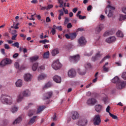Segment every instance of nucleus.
<instances>
[{"mask_svg":"<svg viewBox=\"0 0 126 126\" xmlns=\"http://www.w3.org/2000/svg\"><path fill=\"white\" fill-rule=\"evenodd\" d=\"M76 36H77V35H76V32L70 33V36L71 40H74V39H75V38H76Z\"/></svg>","mask_w":126,"mask_h":126,"instance_id":"7c9ffc66","label":"nucleus"},{"mask_svg":"<svg viewBox=\"0 0 126 126\" xmlns=\"http://www.w3.org/2000/svg\"><path fill=\"white\" fill-rule=\"evenodd\" d=\"M110 59V55H107L104 57L100 62V63H102L103 62H105L107 59Z\"/></svg>","mask_w":126,"mask_h":126,"instance_id":"72a5a7b5","label":"nucleus"},{"mask_svg":"<svg viewBox=\"0 0 126 126\" xmlns=\"http://www.w3.org/2000/svg\"><path fill=\"white\" fill-rule=\"evenodd\" d=\"M122 78L125 80H126V72H124L122 76Z\"/></svg>","mask_w":126,"mask_h":126,"instance_id":"864d4df0","label":"nucleus"},{"mask_svg":"<svg viewBox=\"0 0 126 126\" xmlns=\"http://www.w3.org/2000/svg\"><path fill=\"white\" fill-rule=\"evenodd\" d=\"M53 80L56 82V83H61V82H62V78L58 75H55L53 77Z\"/></svg>","mask_w":126,"mask_h":126,"instance_id":"dca6fc26","label":"nucleus"},{"mask_svg":"<svg viewBox=\"0 0 126 126\" xmlns=\"http://www.w3.org/2000/svg\"><path fill=\"white\" fill-rule=\"evenodd\" d=\"M53 5L50 4L48 5V6L46 7V10H48V9H51L53 7Z\"/></svg>","mask_w":126,"mask_h":126,"instance_id":"69168bd1","label":"nucleus"},{"mask_svg":"<svg viewBox=\"0 0 126 126\" xmlns=\"http://www.w3.org/2000/svg\"><path fill=\"white\" fill-rule=\"evenodd\" d=\"M19 56V54L18 53H15L13 55V59H17V57Z\"/></svg>","mask_w":126,"mask_h":126,"instance_id":"13d9d810","label":"nucleus"},{"mask_svg":"<svg viewBox=\"0 0 126 126\" xmlns=\"http://www.w3.org/2000/svg\"><path fill=\"white\" fill-rule=\"evenodd\" d=\"M108 64H109V63L107 62L103 66V70L105 71V72H108L109 71V68L107 67V65H108Z\"/></svg>","mask_w":126,"mask_h":126,"instance_id":"cd10ccee","label":"nucleus"},{"mask_svg":"<svg viewBox=\"0 0 126 126\" xmlns=\"http://www.w3.org/2000/svg\"><path fill=\"white\" fill-rule=\"evenodd\" d=\"M84 55L85 56H87V57H90V56L93 55V51H91L90 53H86Z\"/></svg>","mask_w":126,"mask_h":126,"instance_id":"603ef678","label":"nucleus"},{"mask_svg":"<svg viewBox=\"0 0 126 126\" xmlns=\"http://www.w3.org/2000/svg\"><path fill=\"white\" fill-rule=\"evenodd\" d=\"M94 108L96 112H97V113H100V111H102V105L100 104L96 105L94 106Z\"/></svg>","mask_w":126,"mask_h":126,"instance_id":"aec40b11","label":"nucleus"},{"mask_svg":"<svg viewBox=\"0 0 126 126\" xmlns=\"http://www.w3.org/2000/svg\"><path fill=\"white\" fill-rule=\"evenodd\" d=\"M47 77V75L46 74H40L38 77V80H43V79H45Z\"/></svg>","mask_w":126,"mask_h":126,"instance_id":"412c9836","label":"nucleus"},{"mask_svg":"<svg viewBox=\"0 0 126 126\" xmlns=\"http://www.w3.org/2000/svg\"><path fill=\"white\" fill-rule=\"evenodd\" d=\"M22 93H23V94H24V96L25 97H28L29 96H30V95H31V92H30V91H29V90H25L23 91Z\"/></svg>","mask_w":126,"mask_h":126,"instance_id":"6ab92c4d","label":"nucleus"},{"mask_svg":"<svg viewBox=\"0 0 126 126\" xmlns=\"http://www.w3.org/2000/svg\"><path fill=\"white\" fill-rule=\"evenodd\" d=\"M31 106H33V103H29L28 106H26L25 107V109L26 110H28V109H29V107H31Z\"/></svg>","mask_w":126,"mask_h":126,"instance_id":"4d7b16f0","label":"nucleus"},{"mask_svg":"<svg viewBox=\"0 0 126 126\" xmlns=\"http://www.w3.org/2000/svg\"><path fill=\"white\" fill-rule=\"evenodd\" d=\"M50 55V52L47 51L45 52L43 54V59H49V56Z\"/></svg>","mask_w":126,"mask_h":126,"instance_id":"e433bc0d","label":"nucleus"},{"mask_svg":"<svg viewBox=\"0 0 126 126\" xmlns=\"http://www.w3.org/2000/svg\"><path fill=\"white\" fill-rule=\"evenodd\" d=\"M52 96H53V92L50 91L47 93H45L43 94V100H49L50 98H52Z\"/></svg>","mask_w":126,"mask_h":126,"instance_id":"0eeeda50","label":"nucleus"},{"mask_svg":"<svg viewBox=\"0 0 126 126\" xmlns=\"http://www.w3.org/2000/svg\"><path fill=\"white\" fill-rule=\"evenodd\" d=\"M96 103H97V100L94 98H90L87 101V104L89 106H94Z\"/></svg>","mask_w":126,"mask_h":126,"instance_id":"6e6552de","label":"nucleus"},{"mask_svg":"<svg viewBox=\"0 0 126 126\" xmlns=\"http://www.w3.org/2000/svg\"><path fill=\"white\" fill-rule=\"evenodd\" d=\"M52 87V84L51 83L48 82L44 86L43 88H49V87Z\"/></svg>","mask_w":126,"mask_h":126,"instance_id":"a19ab883","label":"nucleus"},{"mask_svg":"<svg viewBox=\"0 0 126 126\" xmlns=\"http://www.w3.org/2000/svg\"><path fill=\"white\" fill-rule=\"evenodd\" d=\"M11 63H12L11 60L8 58H5L0 63V66L2 67L5 66L6 64H10Z\"/></svg>","mask_w":126,"mask_h":126,"instance_id":"20e7f679","label":"nucleus"},{"mask_svg":"<svg viewBox=\"0 0 126 126\" xmlns=\"http://www.w3.org/2000/svg\"><path fill=\"white\" fill-rule=\"evenodd\" d=\"M12 46H13V47H16V48H19V43L15 42L12 44Z\"/></svg>","mask_w":126,"mask_h":126,"instance_id":"de8ad7c7","label":"nucleus"},{"mask_svg":"<svg viewBox=\"0 0 126 126\" xmlns=\"http://www.w3.org/2000/svg\"><path fill=\"white\" fill-rule=\"evenodd\" d=\"M36 118H37V116H34L32 118L29 122V124L30 125H33V124L35 123V120H36Z\"/></svg>","mask_w":126,"mask_h":126,"instance_id":"c9c22d12","label":"nucleus"},{"mask_svg":"<svg viewBox=\"0 0 126 126\" xmlns=\"http://www.w3.org/2000/svg\"><path fill=\"white\" fill-rule=\"evenodd\" d=\"M17 31H16V30H14L11 31V33L12 35H16V33H17Z\"/></svg>","mask_w":126,"mask_h":126,"instance_id":"680f3d73","label":"nucleus"},{"mask_svg":"<svg viewBox=\"0 0 126 126\" xmlns=\"http://www.w3.org/2000/svg\"><path fill=\"white\" fill-rule=\"evenodd\" d=\"M38 59L39 56H35L30 58V60H31V62H32V63H33V62H36V61L38 60Z\"/></svg>","mask_w":126,"mask_h":126,"instance_id":"bb28decb","label":"nucleus"},{"mask_svg":"<svg viewBox=\"0 0 126 126\" xmlns=\"http://www.w3.org/2000/svg\"><path fill=\"white\" fill-rule=\"evenodd\" d=\"M15 84L17 87H21L23 84V82H22V80L19 79L17 81Z\"/></svg>","mask_w":126,"mask_h":126,"instance_id":"4be33fe9","label":"nucleus"},{"mask_svg":"<svg viewBox=\"0 0 126 126\" xmlns=\"http://www.w3.org/2000/svg\"><path fill=\"white\" fill-rule=\"evenodd\" d=\"M104 28H105L104 25L100 24L99 25H97L96 28H94V32L96 34H100V32L103 30Z\"/></svg>","mask_w":126,"mask_h":126,"instance_id":"423d86ee","label":"nucleus"},{"mask_svg":"<svg viewBox=\"0 0 126 126\" xmlns=\"http://www.w3.org/2000/svg\"><path fill=\"white\" fill-rule=\"evenodd\" d=\"M0 101L4 105H11L13 103L12 97L6 94L1 95Z\"/></svg>","mask_w":126,"mask_h":126,"instance_id":"f257e3e1","label":"nucleus"},{"mask_svg":"<svg viewBox=\"0 0 126 126\" xmlns=\"http://www.w3.org/2000/svg\"><path fill=\"white\" fill-rule=\"evenodd\" d=\"M44 106H40L39 108L37 109V111H36V114H39V113H41L43 110H44Z\"/></svg>","mask_w":126,"mask_h":126,"instance_id":"4c0bfd02","label":"nucleus"},{"mask_svg":"<svg viewBox=\"0 0 126 126\" xmlns=\"http://www.w3.org/2000/svg\"><path fill=\"white\" fill-rule=\"evenodd\" d=\"M60 53L59 51V49L56 48L52 51L51 54L53 57H55L56 55H58Z\"/></svg>","mask_w":126,"mask_h":126,"instance_id":"393cba45","label":"nucleus"},{"mask_svg":"<svg viewBox=\"0 0 126 126\" xmlns=\"http://www.w3.org/2000/svg\"><path fill=\"white\" fill-rule=\"evenodd\" d=\"M87 119H81L78 121V125L79 126H84L87 124Z\"/></svg>","mask_w":126,"mask_h":126,"instance_id":"4468645a","label":"nucleus"},{"mask_svg":"<svg viewBox=\"0 0 126 126\" xmlns=\"http://www.w3.org/2000/svg\"><path fill=\"white\" fill-rule=\"evenodd\" d=\"M24 97L25 96L22 93H21L18 96V98L17 99V103H20V102H21V101L23 100Z\"/></svg>","mask_w":126,"mask_h":126,"instance_id":"a211bd4d","label":"nucleus"},{"mask_svg":"<svg viewBox=\"0 0 126 126\" xmlns=\"http://www.w3.org/2000/svg\"><path fill=\"white\" fill-rule=\"evenodd\" d=\"M35 112H36V111H35V110H31L29 112V114H28L29 117H32L33 116V115H34V114H35Z\"/></svg>","mask_w":126,"mask_h":126,"instance_id":"ea45409f","label":"nucleus"},{"mask_svg":"<svg viewBox=\"0 0 126 126\" xmlns=\"http://www.w3.org/2000/svg\"><path fill=\"white\" fill-rule=\"evenodd\" d=\"M79 114L76 111H74L71 113V118L73 120H77L78 119Z\"/></svg>","mask_w":126,"mask_h":126,"instance_id":"f3484780","label":"nucleus"},{"mask_svg":"<svg viewBox=\"0 0 126 126\" xmlns=\"http://www.w3.org/2000/svg\"><path fill=\"white\" fill-rule=\"evenodd\" d=\"M0 52L3 55V56H5L6 54H5V50L4 49H1L0 50Z\"/></svg>","mask_w":126,"mask_h":126,"instance_id":"5fc2aeb1","label":"nucleus"},{"mask_svg":"<svg viewBox=\"0 0 126 126\" xmlns=\"http://www.w3.org/2000/svg\"><path fill=\"white\" fill-rule=\"evenodd\" d=\"M18 111V107L16 106H13L11 109V112L13 114L16 113Z\"/></svg>","mask_w":126,"mask_h":126,"instance_id":"473e14b6","label":"nucleus"},{"mask_svg":"<svg viewBox=\"0 0 126 126\" xmlns=\"http://www.w3.org/2000/svg\"><path fill=\"white\" fill-rule=\"evenodd\" d=\"M4 48L6 50H9V49H10V47L9 46V45L7 44H5L4 45Z\"/></svg>","mask_w":126,"mask_h":126,"instance_id":"8fccbe9b","label":"nucleus"},{"mask_svg":"<svg viewBox=\"0 0 126 126\" xmlns=\"http://www.w3.org/2000/svg\"><path fill=\"white\" fill-rule=\"evenodd\" d=\"M68 22H69V19L68 18H67V17H65L64 25H66V24H67V23H68Z\"/></svg>","mask_w":126,"mask_h":126,"instance_id":"3c124183","label":"nucleus"},{"mask_svg":"<svg viewBox=\"0 0 126 126\" xmlns=\"http://www.w3.org/2000/svg\"><path fill=\"white\" fill-rule=\"evenodd\" d=\"M68 76L71 78H73L76 76V72L74 69H71L68 72Z\"/></svg>","mask_w":126,"mask_h":126,"instance_id":"9d476101","label":"nucleus"},{"mask_svg":"<svg viewBox=\"0 0 126 126\" xmlns=\"http://www.w3.org/2000/svg\"><path fill=\"white\" fill-rule=\"evenodd\" d=\"M107 8H109V9H110V10H111V11L112 10H115V9H116V8H115V7L112 6H111V5H107Z\"/></svg>","mask_w":126,"mask_h":126,"instance_id":"79ce46f5","label":"nucleus"},{"mask_svg":"<svg viewBox=\"0 0 126 126\" xmlns=\"http://www.w3.org/2000/svg\"><path fill=\"white\" fill-rule=\"evenodd\" d=\"M116 35L117 37H119L120 38H123V37H124V33H123V32L120 31H118L116 33Z\"/></svg>","mask_w":126,"mask_h":126,"instance_id":"c85d7f7f","label":"nucleus"},{"mask_svg":"<svg viewBox=\"0 0 126 126\" xmlns=\"http://www.w3.org/2000/svg\"><path fill=\"white\" fill-rule=\"evenodd\" d=\"M106 42L109 44L114 43V42H116V37L115 36H110L106 39Z\"/></svg>","mask_w":126,"mask_h":126,"instance_id":"2eb2a0df","label":"nucleus"},{"mask_svg":"<svg viewBox=\"0 0 126 126\" xmlns=\"http://www.w3.org/2000/svg\"><path fill=\"white\" fill-rule=\"evenodd\" d=\"M49 42H50V41L49 40H47V39H44L43 40L39 41V43H42V44H46V43H49Z\"/></svg>","mask_w":126,"mask_h":126,"instance_id":"37998d69","label":"nucleus"},{"mask_svg":"<svg viewBox=\"0 0 126 126\" xmlns=\"http://www.w3.org/2000/svg\"><path fill=\"white\" fill-rule=\"evenodd\" d=\"M122 11H123V12H124V13L126 14V7H123Z\"/></svg>","mask_w":126,"mask_h":126,"instance_id":"774afa93","label":"nucleus"},{"mask_svg":"<svg viewBox=\"0 0 126 126\" xmlns=\"http://www.w3.org/2000/svg\"><path fill=\"white\" fill-rule=\"evenodd\" d=\"M58 2L60 4L59 7H63V0H58Z\"/></svg>","mask_w":126,"mask_h":126,"instance_id":"a18cd8bd","label":"nucleus"},{"mask_svg":"<svg viewBox=\"0 0 126 126\" xmlns=\"http://www.w3.org/2000/svg\"><path fill=\"white\" fill-rule=\"evenodd\" d=\"M126 86V83L124 81H120L116 84L117 89H123Z\"/></svg>","mask_w":126,"mask_h":126,"instance_id":"1a4fd4ad","label":"nucleus"},{"mask_svg":"<svg viewBox=\"0 0 126 126\" xmlns=\"http://www.w3.org/2000/svg\"><path fill=\"white\" fill-rule=\"evenodd\" d=\"M126 19V15H124L122 14L120 15L119 21H123V20H125Z\"/></svg>","mask_w":126,"mask_h":126,"instance_id":"f704fd0d","label":"nucleus"},{"mask_svg":"<svg viewBox=\"0 0 126 126\" xmlns=\"http://www.w3.org/2000/svg\"><path fill=\"white\" fill-rule=\"evenodd\" d=\"M52 119H53L54 122H56V121H57V116L56 115V114H55L53 115Z\"/></svg>","mask_w":126,"mask_h":126,"instance_id":"0e129e2a","label":"nucleus"},{"mask_svg":"<svg viewBox=\"0 0 126 126\" xmlns=\"http://www.w3.org/2000/svg\"><path fill=\"white\" fill-rule=\"evenodd\" d=\"M44 70H45V66H44V65L40 66L38 68V71H41Z\"/></svg>","mask_w":126,"mask_h":126,"instance_id":"49530a36","label":"nucleus"},{"mask_svg":"<svg viewBox=\"0 0 126 126\" xmlns=\"http://www.w3.org/2000/svg\"><path fill=\"white\" fill-rule=\"evenodd\" d=\"M121 80H120V78L118 76H115L112 80V82L113 83H118V82H120Z\"/></svg>","mask_w":126,"mask_h":126,"instance_id":"a878e982","label":"nucleus"},{"mask_svg":"<svg viewBox=\"0 0 126 126\" xmlns=\"http://www.w3.org/2000/svg\"><path fill=\"white\" fill-rule=\"evenodd\" d=\"M15 66L16 68H19V63L17 62L15 63Z\"/></svg>","mask_w":126,"mask_h":126,"instance_id":"338daca9","label":"nucleus"},{"mask_svg":"<svg viewBox=\"0 0 126 126\" xmlns=\"http://www.w3.org/2000/svg\"><path fill=\"white\" fill-rule=\"evenodd\" d=\"M59 12H60V14L59 15L58 19L59 20H61V19H62V16H63L64 13L62 9L60 10Z\"/></svg>","mask_w":126,"mask_h":126,"instance_id":"c756f323","label":"nucleus"},{"mask_svg":"<svg viewBox=\"0 0 126 126\" xmlns=\"http://www.w3.org/2000/svg\"><path fill=\"white\" fill-rule=\"evenodd\" d=\"M52 67L55 70H58V69H60L62 67V64H61L59 60H57L53 63Z\"/></svg>","mask_w":126,"mask_h":126,"instance_id":"7ed1b4c3","label":"nucleus"},{"mask_svg":"<svg viewBox=\"0 0 126 126\" xmlns=\"http://www.w3.org/2000/svg\"><path fill=\"white\" fill-rule=\"evenodd\" d=\"M103 55L100 53V51H98L97 53H96L95 56H93L92 57V61L93 62H95V61H97L102 57Z\"/></svg>","mask_w":126,"mask_h":126,"instance_id":"9b49d317","label":"nucleus"},{"mask_svg":"<svg viewBox=\"0 0 126 126\" xmlns=\"http://www.w3.org/2000/svg\"><path fill=\"white\" fill-rule=\"evenodd\" d=\"M80 60V56L77 54L75 56H70L69 57V60L71 63H76L78 61Z\"/></svg>","mask_w":126,"mask_h":126,"instance_id":"f03ea898","label":"nucleus"},{"mask_svg":"<svg viewBox=\"0 0 126 126\" xmlns=\"http://www.w3.org/2000/svg\"><path fill=\"white\" fill-rule=\"evenodd\" d=\"M78 43L79 44V45H81V46H83V45H85V44H86V39H85V37L81 36L78 39Z\"/></svg>","mask_w":126,"mask_h":126,"instance_id":"f8f14e48","label":"nucleus"},{"mask_svg":"<svg viewBox=\"0 0 126 126\" xmlns=\"http://www.w3.org/2000/svg\"><path fill=\"white\" fill-rule=\"evenodd\" d=\"M110 35H112V33H111V32H106L104 33L105 36H110Z\"/></svg>","mask_w":126,"mask_h":126,"instance_id":"6e6d98bb","label":"nucleus"},{"mask_svg":"<svg viewBox=\"0 0 126 126\" xmlns=\"http://www.w3.org/2000/svg\"><path fill=\"white\" fill-rule=\"evenodd\" d=\"M8 123H9L8 121L6 120H3L1 123V126H7V125H8Z\"/></svg>","mask_w":126,"mask_h":126,"instance_id":"58836bf2","label":"nucleus"},{"mask_svg":"<svg viewBox=\"0 0 126 126\" xmlns=\"http://www.w3.org/2000/svg\"><path fill=\"white\" fill-rule=\"evenodd\" d=\"M71 27H72V25H71V23H68L67 25V28H68V29H69V28H71Z\"/></svg>","mask_w":126,"mask_h":126,"instance_id":"e2e57ef3","label":"nucleus"},{"mask_svg":"<svg viewBox=\"0 0 126 126\" xmlns=\"http://www.w3.org/2000/svg\"><path fill=\"white\" fill-rule=\"evenodd\" d=\"M109 116H110V117H111V118H113L114 120H118V116L114 114H112L111 113H109Z\"/></svg>","mask_w":126,"mask_h":126,"instance_id":"c03bdc74","label":"nucleus"},{"mask_svg":"<svg viewBox=\"0 0 126 126\" xmlns=\"http://www.w3.org/2000/svg\"><path fill=\"white\" fill-rule=\"evenodd\" d=\"M103 101L104 102L105 104H107L108 103V98L107 97L103 98Z\"/></svg>","mask_w":126,"mask_h":126,"instance_id":"052dcab7","label":"nucleus"},{"mask_svg":"<svg viewBox=\"0 0 126 126\" xmlns=\"http://www.w3.org/2000/svg\"><path fill=\"white\" fill-rule=\"evenodd\" d=\"M22 121V118L21 117H19L16 119L13 122V125H17V124H19L20 122Z\"/></svg>","mask_w":126,"mask_h":126,"instance_id":"5701e85b","label":"nucleus"},{"mask_svg":"<svg viewBox=\"0 0 126 126\" xmlns=\"http://www.w3.org/2000/svg\"><path fill=\"white\" fill-rule=\"evenodd\" d=\"M79 19H81V20H83V19H85V18H86V16H79V17H78Z\"/></svg>","mask_w":126,"mask_h":126,"instance_id":"bf43d9fd","label":"nucleus"},{"mask_svg":"<svg viewBox=\"0 0 126 126\" xmlns=\"http://www.w3.org/2000/svg\"><path fill=\"white\" fill-rule=\"evenodd\" d=\"M113 15H114L113 11H112L111 10H109V13L107 15L108 17H112Z\"/></svg>","mask_w":126,"mask_h":126,"instance_id":"09e8293b","label":"nucleus"},{"mask_svg":"<svg viewBox=\"0 0 126 126\" xmlns=\"http://www.w3.org/2000/svg\"><path fill=\"white\" fill-rule=\"evenodd\" d=\"M78 73L80 74V75H84L86 73V69H78Z\"/></svg>","mask_w":126,"mask_h":126,"instance_id":"b1692460","label":"nucleus"},{"mask_svg":"<svg viewBox=\"0 0 126 126\" xmlns=\"http://www.w3.org/2000/svg\"><path fill=\"white\" fill-rule=\"evenodd\" d=\"M94 126H99L101 123V119L100 118L99 115H96L94 116L93 119Z\"/></svg>","mask_w":126,"mask_h":126,"instance_id":"39448f33","label":"nucleus"},{"mask_svg":"<svg viewBox=\"0 0 126 126\" xmlns=\"http://www.w3.org/2000/svg\"><path fill=\"white\" fill-rule=\"evenodd\" d=\"M25 81H31L32 80V75L30 73L25 74L24 75Z\"/></svg>","mask_w":126,"mask_h":126,"instance_id":"ddd939ff","label":"nucleus"},{"mask_svg":"<svg viewBox=\"0 0 126 126\" xmlns=\"http://www.w3.org/2000/svg\"><path fill=\"white\" fill-rule=\"evenodd\" d=\"M37 68H38V63H34L32 66V69L33 71H36Z\"/></svg>","mask_w":126,"mask_h":126,"instance_id":"2f4dec72","label":"nucleus"}]
</instances>
